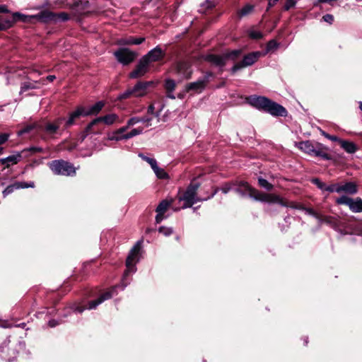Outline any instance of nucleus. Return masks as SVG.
<instances>
[{"label":"nucleus","instance_id":"obj_1","mask_svg":"<svg viewBox=\"0 0 362 362\" xmlns=\"http://www.w3.org/2000/svg\"><path fill=\"white\" fill-rule=\"evenodd\" d=\"M236 192L240 194L242 196H245L247 194L251 198H253L257 201L268 203H278L283 206L302 209L304 210L308 214L313 216L316 219L320 218H321L320 214L315 212L312 209L304 208L298 203L288 202L276 194H266L259 192L256 189L252 187L247 182H239Z\"/></svg>","mask_w":362,"mask_h":362},{"label":"nucleus","instance_id":"obj_2","mask_svg":"<svg viewBox=\"0 0 362 362\" xmlns=\"http://www.w3.org/2000/svg\"><path fill=\"white\" fill-rule=\"evenodd\" d=\"M249 103L257 109L268 112L274 116H285L286 115V109L274 102H272L265 97L251 96L248 98Z\"/></svg>","mask_w":362,"mask_h":362},{"label":"nucleus","instance_id":"obj_3","mask_svg":"<svg viewBox=\"0 0 362 362\" xmlns=\"http://www.w3.org/2000/svg\"><path fill=\"white\" fill-rule=\"evenodd\" d=\"M199 188V185L197 184H191L186 189L182 196L179 197L180 201H184L185 204L182 206L183 209L191 207L193 204L197 203V202L202 200H206L210 197H213L217 192L216 189L213 194L206 198L199 199L197 196V191Z\"/></svg>","mask_w":362,"mask_h":362},{"label":"nucleus","instance_id":"obj_4","mask_svg":"<svg viewBox=\"0 0 362 362\" xmlns=\"http://www.w3.org/2000/svg\"><path fill=\"white\" fill-rule=\"evenodd\" d=\"M141 247V241H138L136 245L131 250L126 261L127 269L124 272L122 282L123 287L126 286L127 283H125L127 276L136 271L135 264L139 261V255Z\"/></svg>","mask_w":362,"mask_h":362},{"label":"nucleus","instance_id":"obj_5","mask_svg":"<svg viewBox=\"0 0 362 362\" xmlns=\"http://www.w3.org/2000/svg\"><path fill=\"white\" fill-rule=\"evenodd\" d=\"M36 18L38 21L41 22H48L51 21H54L55 18L54 15L47 11L44 10L37 13V15H32V16H26L24 14H22L21 13H15L13 15V22L21 21L23 22H30L31 19Z\"/></svg>","mask_w":362,"mask_h":362},{"label":"nucleus","instance_id":"obj_6","mask_svg":"<svg viewBox=\"0 0 362 362\" xmlns=\"http://www.w3.org/2000/svg\"><path fill=\"white\" fill-rule=\"evenodd\" d=\"M52 172L57 175L71 176L75 175L76 168L71 163L64 160H53L49 163Z\"/></svg>","mask_w":362,"mask_h":362},{"label":"nucleus","instance_id":"obj_7","mask_svg":"<svg viewBox=\"0 0 362 362\" xmlns=\"http://www.w3.org/2000/svg\"><path fill=\"white\" fill-rule=\"evenodd\" d=\"M336 203L348 206L352 212H362V199L360 197L353 199L348 196L342 195L336 199Z\"/></svg>","mask_w":362,"mask_h":362},{"label":"nucleus","instance_id":"obj_8","mask_svg":"<svg viewBox=\"0 0 362 362\" xmlns=\"http://www.w3.org/2000/svg\"><path fill=\"white\" fill-rule=\"evenodd\" d=\"M241 53L239 49L233 50L224 55L210 54L206 57V60L219 66H224L228 59L235 60Z\"/></svg>","mask_w":362,"mask_h":362},{"label":"nucleus","instance_id":"obj_9","mask_svg":"<svg viewBox=\"0 0 362 362\" xmlns=\"http://www.w3.org/2000/svg\"><path fill=\"white\" fill-rule=\"evenodd\" d=\"M122 119H121L117 115L111 113L106 115L103 117H99L95 119H93L86 127V132H90L94 126L97 125L100 122H104L107 125H112L115 123H121L122 122Z\"/></svg>","mask_w":362,"mask_h":362},{"label":"nucleus","instance_id":"obj_10","mask_svg":"<svg viewBox=\"0 0 362 362\" xmlns=\"http://www.w3.org/2000/svg\"><path fill=\"white\" fill-rule=\"evenodd\" d=\"M114 54L117 61L124 65L133 62L136 57V52L127 48L119 49Z\"/></svg>","mask_w":362,"mask_h":362},{"label":"nucleus","instance_id":"obj_11","mask_svg":"<svg viewBox=\"0 0 362 362\" xmlns=\"http://www.w3.org/2000/svg\"><path fill=\"white\" fill-rule=\"evenodd\" d=\"M262 54L260 52H255L245 56L243 60L235 64L232 68V71L235 72L238 70L248 66L252 65Z\"/></svg>","mask_w":362,"mask_h":362},{"label":"nucleus","instance_id":"obj_12","mask_svg":"<svg viewBox=\"0 0 362 362\" xmlns=\"http://www.w3.org/2000/svg\"><path fill=\"white\" fill-rule=\"evenodd\" d=\"M176 72L180 78H189L192 73L191 65L187 62H180L177 64Z\"/></svg>","mask_w":362,"mask_h":362},{"label":"nucleus","instance_id":"obj_13","mask_svg":"<svg viewBox=\"0 0 362 362\" xmlns=\"http://www.w3.org/2000/svg\"><path fill=\"white\" fill-rule=\"evenodd\" d=\"M358 192V185L354 182H339V194L354 195Z\"/></svg>","mask_w":362,"mask_h":362},{"label":"nucleus","instance_id":"obj_14","mask_svg":"<svg viewBox=\"0 0 362 362\" xmlns=\"http://www.w3.org/2000/svg\"><path fill=\"white\" fill-rule=\"evenodd\" d=\"M298 146L300 149L308 154L327 158L325 153H323L319 150H316L310 141H307L300 142L299 143Z\"/></svg>","mask_w":362,"mask_h":362},{"label":"nucleus","instance_id":"obj_15","mask_svg":"<svg viewBox=\"0 0 362 362\" xmlns=\"http://www.w3.org/2000/svg\"><path fill=\"white\" fill-rule=\"evenodd\" d=\"M148 64H149L146 61V59L142 57L136 68L130 73L129 76L132 78L142 76L146 73Z\"/></svg>","mask_w":362,"mask_h":362},{"label":"nucleus","instance_id":"obj_16","mask_svg":"<svg viewBox=\"0 0 362 362\" xmlns=\"http://www.w3.org/2000/svg\"><path fill=\"white\" fill-rule=\"evenodd\" d=\"M115 288H112L111 290L106 291L102 294L98 299L89 302L87 309L91 310L95 309L98 305L101 304L103 301L111 298L114 295Z\"/></svg>","mask_w":362,"mask_h":362},{"label":"nucleus","instance_id":"obj_17","mask_svg":"<svg viewBox=\"0 0 362 362\" xmlns=\"http://www.w3.org/2000/svg\"><path fill=\"white\" fill-rule=\"evenodd\" d=\"M164 56V53L162 49L156 47V48L151 50L146 55L143 57L144 59H146V61L148 63H151L153 62H157L161 59Z\"/></svg>","mask_w":362,"mask_h":362},{"label":"nucleus","instance_id":"obj_18","mask_svg":"<svg viewBox=\"0 0 362 362\" xmlns=\"http://www.w3.org/2000/svg\"><path fill=\"white\" fill-rule=\"evenodd\" d=\"M35 185L33 182L29 183L25 182H17L8 186L3 192L4 196H6L13 192L14 189L21 188L34 187Z\"/></svg>","mask_w":362,"mask_h":362},{"label":"nucleus","instance_id":"obj_19","mask_svg":"<svg viewBox=\"0 0 362 362\" xmlns=\"http://www.w3.org/2000/svg\"><path fill=\"white\" fill-rule=\"evenodd\" d=\"M207 81L208 78L205 77L195 82L188 83L186 86V90L187 91L194 90V92L200 93L204 89Z\"/></svg>","mask_w":362,"mask_h":362},{"label":"nucleus","instance_id":"obj_20","mask_svg":"<svg viewBox=\"0 0 362 362\" xmlns=\"http://www.w3.org/2000/svg\"><path fill=\"white\" fill-rule=\"evenodd\" d=\"M153 82H139L133 89V96L135 97H141L144 95L146 93L147 88L149 86L152 85Z\"/></svg>","mask_w":362,"mask_h":362},{"label":"nucleus","instance_id":"obj_21","mask_svg":"<svg viewBox=\"0 0 362 362\" xmlns=\"http://www.w3.org/2000/svg\"><path fill=\"white\" fill-rule=\"evenodd\" d=\"M80 116H84V107H79L74 112L70 114L69 118L66 122V127H68L72 125L75 120Z\"/></svg>","mask_w":362,"mask_h":362},{"label":"nucleus","instance_id":"obj_22","mask_svg":"<svg viewBox=\"0 0 362 362\" xmlns=\"http://www.w3.org/2000/svg\"><path fill=\"white\" fill-rule=\"evenodd\" d=\"M105 103L103 101H99L90 107L88 109L84 108V116L96 115L100 112V111L104 107Z\"/></svg>","mask_w":362,"mask_h":362},{"label":"nucleus","instance_id":"obj_23","mask_svg":"<svg viewBox=\"0 0 362 362\" xmlns=\"http://www.w3.org/2000/svg\"><path fill=\"white\" fill-rule=\"evenodd\" d=\"M21 158V153H18L11 156H9L5 158L0 159V163L2 165H6V167H8L11 164H16Z\"/></svg>","mask_w":362,"mask_h":362},{"label":"nucleus","instance_id":"obj_24","mask_svg":"<svg viewBox=\"0 0 362 362\" xmlns=\"http://www.w3.org/2000/svg\"><path fill=\"white\" fill-rule=\"evenodd\" d=\"M128 127L134 126L139 122H144L146 123V126H151L152 118L151 117H134L128 120Z\"/></svg>","mask_w":362,"mask_h":362},{"label":"nucleus","instance_id":"obj_25","mask_svg":"<svg viewBox=\"0 0 362 362\" xmlns=\"http://www.w3.org/2000/svg\"><path fill=\"white\" fill-rule=\"evenodd\" d=\"M145 40L144 37H129L119 40L121 45H140Z\"/></svg>","mask_w":362,"mask_h":362},{"label":"nucleus","instance_id":"obj_26","mask_svg":"<svg viewBox=\"0 0 362 362\" xmlns=\"http://www.w3.org/2000/svg\"><path fill=\"white\" fill-rule=\"evenodd\" d=\"M341 148H343L347 153H353L356 151V147L354 144L346 141L339 140Z\"/></svg>","mask_w":362,"mask_h":362},{"label":"nucleus","instance_id":"obj_27","mask_svg":"<svg viewBox=\"0 0 362 362\" xmlns=\"http://www.w3.org/2000/svg\"><path fill=\"white\" fill-rule=\"evenodd\" d=\"M38 83H39L37 81H25L22 83L20 93H22L30 89L38 88Z\"/></svg>","mask_w":362,"mask_h":362},{"label":"nucleus","instance_id":"obj_28","mask_svg":"<svg viewBox=\"0 0 362 362\" xmlns=\"http://www.w3.org/2000/svg\"><path fill=\"white\" fill-rule=\"evenodd\" d=\"M172 202H173L172 199L163 200L157 206L156 212L158 214H160V213L165 214V212L166 211L168 208L171 205Z\"/></svg>","mask_w":362,"mask_h":362},{"label":"nucleus","instance_id":"obj_29","mask_svg":"<svg viewBox=\"0 0 362 362\" xmlns=\"http://www.w3.org/2000/svg\"><path fill=\"white\" fill-rule=\"evenodd\" d=\"M158 179H168V175L163 168H160L158 164L152 168Z\"/></svg>","mask_w":362,"mask_h":362},{"label":"nucleus","instance_id":"obj_30","mask_svg":"<svg viewBox=\"0 0 362 362\" xmlns=\"http://www.w3.org/2000/svg\"><path fill=\"white\" fill-rule=\"evenodd\" d=\"M13 23V21L12 18H6L0 16V30H6L10 27Z\"/></svg>","mask_w":362,"mask_h":362},{"label":"nucleus","instance_id":"obj_31","mask_svg":"<svg viewBox=\"0 0 362 362\" xmlns=\"http://www.w3.org/2000/svg\"><path fill=\"white\" fill-rule=\"evenodd\" d=\"M254 6L250 4H247L238 12V15L242 17L250 14L253 11Z\"/></svg>","mask_w":362,"mask_h":362},{"label":"nucleus","instance_id":"obj_32","mask_svg":"<svg viewBox=\"0 0 362 362\" xmlns=\"http://www.w3.org/2000/svg\"><path fill=\"white\" fill-rule=\"evenodd\" d=\"M142 132H143L142 128L133 129L129 133L124 134V137L125 138V139H129L130 138H132L135 136H137V135L141 134Z\"/></svg>","mask_w":362,"mask_h":362},{"label":"nucleus","instance_id":"obj_33","mask_svg":"<svg viewBox=\"0 0 362 362\" xmlns=\"http://www.w3.org/2000/svg\"><path fill=\"white\" fill-rule=\"evenodd\" d=\"M323 191L329 192H337L339 194V182L332 183L329 185H325V188Z\"/></svg>","mask_w":362,"mask_h":362},{"label":"nucleus","instance_id":"obj_34","mask_svg":"<svg viewBox=\"0 0 362 362\" xmlns=\"http://www.w3.org/2000/svg\"><path fill=\"white\" fill-rule=\"evenodd\" d=\"M59 128V124L48 123L45 127V130L49 134H54Z\"/></svg>","mask_w":362,"mask_h":362},{"label":"nucleus","instance_id":"obj_35","mask_svg":"<svg viewBox=\"0 0 362 362\" xmlns=\"http://www.w3.org/2000/svg\"><path fill=\"white\" fill-rule=\"evenodd\" d=\"M258 183L260 187L265 188L267 190H271L273 188V185L265 179L259 177L258 179Z\"/></svg>","mask_w":362,"mask_h":362},{"label":"nucleus","instance_id":"obj_36","mask_svg":"<svg viewBox=\"0 0 362 362\" xmlns=\"http://www.w3.org/2000/svg\"><path fill=\"white\" fill-rule=\"evenodd\" d=\"M248 35L250 38L258 40L262 37V34L260 31L256 30H250L248 31Z\"/></svg>","mask_w":362,"mask_h":362},{"label":"nucleus","instance_id":"obj_37","mask_svg":"<svg viewBox=\"0 0 362 362\" xmlns=\"http://www.w3.org/2000/svg\"><path fill=\"white\" fill-rule=\"evenodd\" d=\"M139 156L144 160L146 161L151 165V168H153L157 165V161L153 158H149L143 154H139Z\"/></svg>","mask_w":362,"mask_h":362},{"label":"nucleus","instance_id":"obj_38","mask_svg":"<svg viewBox=\"0 0 362 362\" xmlns=\"http://www.w3.org/2000/svg\"><path fill=\"white\" fill-rule=\"evenodd\" d=\"M321 218H317L320 223H326L327 224H333L334 219L331 216H323L320 214Z\"/></svg>","mask_w":362,"mask_h":362},{"label":"nucleus","instance_id":"obj_39","mask_svg":"<svg viewBox=\"0 0 362 362\" xmlns=\"http://www.w3.org/2000/svg\"><path fill=\"white\" fill-rule=\"evenodd\" d=\"M107 139L110 141H121L125 139V138L124 137V134L121 135L120 134H117L115 131L112 135L107 136Z\"/></svg>","mask_w":362,"mask_h":362},{"label":"nucleus","instance_id":"obj_40","mask_svg":"<svg viewBox=\"0 0 362 362\" xmlns=\"http://www.w3.org/2000/svg\"><path fill=\"white\" fill-rule=\"evenodd\" d=\"M154 105H151L148 108V116H146V117H151L152 118V121L153 120L154 118H157L158 116V112H154Z\"/></svg>","mask_w":362,"mask_h":362},{"label":"nucleus","instance_id":"obj_41","mask_svg":"<svg viewBox=\"0 0 362 362\" xmlns=\"http://www.w3.org/2000/svg\"><path fill=\"white\" fill-rule=\"evenodd\" d=\"M175 88V83L173 80L168 79L165 81V88L168 92L173 91Z\"/></svg>","mask_w":362,"mask_h":362},{"label":"nucleus","instance_id":"obj_42","mask_svg":"<svg viewBox=\"0 0 362 362\" xmlns=\"http://www.w3.org/2000/svg\"><path fill=\"white\" fill-rule=\"evenodd\" d=\"M133 95V89H129L118 96L119 100L127 99Z\"/></svg>","mask_w":362,"mask_h":362},{"label":"nucleus","instance_id":"obj_43","mask_svg":"<svg viewBox=\"0 0 362 362\" xmlns=\"http://www.w3.org/2000/svg\"><path fill=\"white\" fill-rule=\"evenodd\" d=\"M312 182L315 184L320 189L324 190L325 188V183L322 182L320 179L318 178H314L312 180Z\"/></svg>","mask_w":362,"mask_h":362},{"label":"nucleus","instance_id":"obj_44","mask_svg":"<svg viewBox=\"0 0 362 362\" xmlns=\"http://www.w3.org/2000/svg\"><path fill=\"white\" fill-rule=\"evenodd\" d=\"M277 47H278L277 42L275 40H271L267 44V52H269V51L276 49Z\"/></svg>","mask_w":362,"mask_h":362},{"label":"nucleus","instance_id":"obj_45","mask_svg":"<svg viewBox=\"0 0 362 362\" xmlns=\"http://www.w3.org/2000/svg\"><path fill=\"white\" fill-rule=\"evenodd\" d=\"M35 127V125H33V124H31V125H28L27 127H25V128H23V129L20 130L18 132V134L19 136L23 134H25V133H28L30 131H31L33 129H34Z\"/></svg>","mask_w":362,"mask_h":362},{"label":"nucleus","instance_id":"obj_46","mask_svg":"<svg viewBox=\"0 0 362 362\" xmlns=\"http://www.w3.org/2000/svg\"><path fill=\"white\" fill-rule=\"evenodd\" d=\"M158 230L165 235H169L173 233L172 228L166 227H160Z\"/></svg>","mask_w":362,"mask_h":362},{"label":"nucleus","instance_id":"obj_47","mask_svg":"<svg viewBox=\"0 0 362 362\" xmlns=\"http://www.w3.org/2000/svg\"><path fill=\"white\" fill-rule=\"evenodd\" d=\"M296 4V1L294 0H286L284 4V9L288 11L292 7H293Z\"/></svg>","mask_w":362,"mask_h":362},{"label":"nucleus","instance_id":"obj_48","mask_svg":"<svg viewBox=\"0 0 362 362\" xmlns=\"http://www.w3.org/2000/svg\"><path fill=\"white\" fill-rule=\"evenodd\" d=\"M9 137V134L6 133L0 134V145L4 144Z\"/></svg>","mask_w":362,"mask_h":362},{"label":"nucleus","instance_id":"obj_49","mask_svg":"<svg viewBox=\"0 0 362 362\" xmlns=\"http://www.w3.org/2000/svg\"><path fill=\"white\" fill-rule=\"evenodd\" d=\"M323 19L325 21L329 23H332L334 21V18H333V16L332 15H330V14H326L323 16Z\"/></svg>","mask_w":362,"mask_h":362},{"label":"nucleus","instance_id":"obj_50","mask_svg":"<svg viewBox=\"0 0 362 362\" xmlns=\"http://www.w3.org/2000/svg\"><path fill=\"white\" fill-rule=\"evenodd\" d=\"M130 127H128V124L125 127H122L117 130H116L117 134H120L121 135L124 134V133Z\"/></svg>","mask_w":362,"mask_h":362},{"label":"nucleus","instance_id":"obj_51","mask_svg":"<svg viewBox=\"0 0 362 362\" xmlns=\"http://www.w3.org/2000/svg\"><path fill=\"white\" fill-rule=\"evenodd\" d=\"M59 18H61L62 21H65L69 19V16L65 13H61L59 14Z\"/></svg>","mask_w":362,"mask_h":362},{"label":"nucleus","instance_id":"obj_52","mask_svg":"<svg viewBox=\"0 0 362 362\" xmlns=\"http://www.w3.org/2000/svg\"><path fill=\"white\" fill-rule=\"evenodd\" d=\"M163 213L158 214L157 213V216L156 217V221L158 223L163 219Z\"/></svg>","mask_w":362,"mask_h":362},{"label":"nucleus","instance_id":"obj_53","mask_svg":"<svg viewBox=\"0 0 362 362\" xmlns=\"http://www.w3.org/2000/svg\"><path fill=\"white\" fill-rule=\"evenodd\" d=\"M323 135H325L327 138L329 139L330 140L332 141H339V139L335 136H331V135H329L327 134H325V133H323Z\"/></svg>","mask_w":362,"mask_h":362},{"label":"nucleus","instance_id":"obj_54","mask_svg":"<svg viewBox=\"0 0 362 362\" xmlns=\"http://www.w3.org/2000/svg\"><path fill=\"white\" fill-rule=\"evenodd\" d=\"M230 189V187L228 185H225L224 187H223L221 188V190L222 192L224 193V194H226L229 192V190Z\"/></svg>","mask_w":362,"mask_h":362},{"label":"nucleus","instance_id":"obj_55","mask_svg":"<svg viewBox=\"0 0 362 362\" xmlns=\"http://www.w3.org/2000/svg\"><path fill=\"white\" fill-rule=\"evenodd\" d=\"M278 1L279 0H269V3H268V8L267 9L274 6L277 3Z\"/></svg>","mask_w":362,"mask_h":362},{"label":"nucleus","instance_id":"obj_56","mask_svg":"<svg viewBox=\"0 0 362 362\" xmlns=\"http://www.w3.org/2000/svg\"><path fill=\"white\" fill-rule=\"evenodd\" d=\"M85 310V308H82L81 306H76L75 308H74V310L81 313H82L83 310Z\"/></svg>","mask_w":362,"mask_h":362},{"label":"nucleus","instance_id":"obj_57","mask_svg":"<svg viewBox=\"0 0 362 362\" xmlns=\"http://www.w3.org/2000/svg\"><path fill=\"white\" fill-rule=\"evenodd\" d=\"M30 150L33 152H40L42 151V148H37V147H32L30 148Z\"/></svg>","mask_w":362,"mask_h":362},{"label":"nucleus","instance_id":"obj_58","mask_svg":"<svg viewBox=\"0 0 362 362\" xmlns=\"http://www.w3.org/2000/svg\"><path fill=\"white\" fill-rule=\"evenodd\" d=\"M58 323L55 320L49 321V326L51 327H55Z\"/></svg>","mask_w":362,"mask_h":362},{"label":"nucleus","instance_id":"obj_59","mask_svg":"<svg viewBox=\"0 0 362 362\" xmlns=\"http://www.w3.org/2000/svg\"><path fill=\"white\" fill-rule=\"evenodd\" d=\"M55 78V76L54 75H49L47 77V80L49 81H53V80Z\"/></svg>","mask_w":362,"mask_h":362},{"label":"nucleus","instance_id":"obj_60","mask_svg":"<svg viewBox=\"0 0 362 362\" xmlns=\"http://www.w3.org/2000/svg\"><path fill=\"white\" fill-rule=\"evenodd\" d=\"M6 11H7V10L4 6H0V13L6 12Z\"/></svg>","mask_w":362,"mask_h":362},{"label":"nucleus","instance_id":"obj_61","mask_svg":"<svg viewBox=\"0 0 362 362\" xmlns=\"http://www.w3.org/2000/svg\"><path fill=\"white\" fill-rule=\"evenodd\" d=\"M4 148L2 147H0V154H2Z\"/></svg>","mask_w":362,"mask_h":362},{"label":"nucleus","instance_id":"obj_62","mask_svg":"<svg viewBox=\"0 0 362 362\" xmlns=\"http://www.w3.org/2000/svg\"><path fill=\"white\" fill-rule=\"evenodd\" d=\"M360 108H361V110H362V103L361 102L360 103Z\"/></svg>","mask_w":362,"mask_h":362},{"label":"nucleus","instance_id":"obj_63","mask_svg":"<svg viewBox=\"0 0 362 362\" xmlns=\"http://www.w3.org/2000/svg\"><path fill=\"white\" fill-rule=\"evenodd\" d=\"M168 96L172 98H175V97L173 95H168Z\"/></svg>","mask_w":362,"mask_h":362},{"label":"nucleus","instance_id":"obj_64","mask_svg":"<svg viewBox=\"0 0 362 362\" xmlns=\"http://www.w3.org/2000/svg\"><path fill=\"white\" fill-rule=\"evenodd\" d=\"M361 233H362V230H361Z\"/></svg>","mask_w":362,"mask_h":362}]
</instances>
